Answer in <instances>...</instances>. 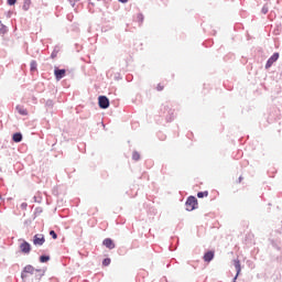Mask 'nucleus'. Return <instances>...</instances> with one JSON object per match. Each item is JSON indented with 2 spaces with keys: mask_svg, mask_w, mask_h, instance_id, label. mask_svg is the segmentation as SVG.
<instances>
[{
  "mask_svg": "<svg viewBox=\"0 0 282 282\" xmlns=\"http://www.w3.org/2000/svg\"><path fill=\"white\" fill-rule=\"evenodd\" d=\"M44 275L45 271L34 269L31 264L25 265L21 272V279L23 282H40Z\"/></svg>",
  "mask_w": 282,
  "mask_h": 282,
  "instance_id": "1",
  "label": "nucleus"
},
{
  "mask_svg": "<svg viewBox=\"0 0 282 282\" xmlns=\"http://www.w3.org/2000/svg\"><path fill=\"white\" fill-rule=\"evenodd\" d=\"M197 204V198L194 196H189L185 203L186 210H195V205Z\"/></svg>",
  "mask_w": 282,
  "mask_h": 282,
  "instance_id": "2",
  "label": "nucleus"
},
{
  "mask_svg": "<svg viewBox=\"0 0 282 282\" xmlns=\"http://www.w3.org/2000/svg\"><path fill=\"white\" fill-rule=\"evenodd\" d=\"M98 102L100 109H109V98L107 96H99Z\"/></svg>",
  "mask_w": 282,
  "mask_h": 282,
  "instance_id": "3",
  "label": "nucleus"
},
{
  "mask_svg": "<svg viewBox=\"0 0 282 282\" xmlns=\"http://www.w3.org/2000/svg\"><path fill=\"white\" fill-rule=\"evenodd\" d=\"M20 250L23 254H30V252H32V246L28 241H23L20 245Z\"/></svg>",
  "mask_w": 282,
  "mask_h": 282,
  "instance_id": "4",
  "label": "nucleus"
},
{
  "mask_svg": "<svg viewBox=\"0 0 282 282\" xmlns=\"http://www.w3.org/2000/svg\"><path fill=\"white\" fill-rule=\"evenodd\" d=\"M279 61V53H274L268 61L265 64V69H270V67H272V65H274V63H276Z\"/></svg>",
  "mask_w": 282,
  "mask_h": 282,
  "instance_id": "5",
  "label": "nucleus"
},
{
  "mask_svg": "<svg viewBox=\"0 0 282 282\" xmlns=\"http://www.w3.org/2000/svg\"><path fill=\"white\" fill-rule=\"evenodd\" d=\"M234 267L236 268V275L232 282H237L239 274H241V262L239 260H234Z\"/></svg>",
  "mask_w": 282,
  "mask_h": 282,
  "instance_id": "6",
  "label": "nucleus"
},
{
  "mask_svg": "<svg viewBox=\"0 0 282 282\" xmlns=\"http://www.w3.org/2000/svg\"><path fill=\"white\" fill-rule=\"evenodd\" d=\"M33 243L34 246H43L45 243V237L43 235H35L33 237Z\"/></svg>",
  "mask_w": 282,
  "mask_h": 282,
  "instance_id": "7",
  "label": "nucleus"
},
{
  "mask_svg": "<svg viewBox=\"0 0 282 282\" xmlns=\"http://www.w3.org/2000/svg\"><path fill=\"white\" fill-rule=\"evenodd\" d=\"M102 243L109 250H113V248H116V245L113 243V240H111V238H106Z\"/></svg>",
  "mask_w": 282,
  "mask_h": 282,
  "instance_id": "8",
  "label": "nucleus"
},
{
  "mask_svg": "<svg viewBox=\"0 0 282 282\" xmlns=\"http://www.w3.org/2000/svg\"><path fill=\"white\" fill-rule=\"evenodd\" d=\"M54 74H55L56 80H61L62 78L65 77V69H58V68H56V69L54 70Z\"/></svg>",
  "mask_w": 282,
  "mask_h": 282,
  "instance_id": "9",
  "label": "nucleus"
},
{
  "mask_svg": "<svg viewBox=\"0 0 282 282\" xmlns=\"http://www.w3.org/2000/svg\"><path fill=\"white\" fill-rule=\"evenodd\" d=\"M213 259H215V252L208 251L204 254V261H206L207 263H210Z\"/></svg>",
  "mask_w": 282,
  "mask_h": 282,
  "instance_id": "10",
  "label": "nucleus"
},
{
  "mask_svg": "<svg viewBox=\"0 0 282 282\" xmlns=\"http://www.w3.org/2000/svg\"><path fill=\"white\" fill-rule=\"evenodd\" d=\"M17 111L20 113V116H28V109H25L23 106H17Z\"/></svg>",
  "mask_w": 282,
  "mask_h": 282,
  "instance_id": "11",
  "label": "nucleus"
},
{
  "mask_svg": "<svg viewBox=\"0 0 282 282\" xmlns=\"http://www.w3.org/2000/svg\"><path fill=\"white\" fill-rule=\"evenodd\" d=\"M12 140L13 142H21L23 140V134H21V132L14 133Z\"/></svg>",
  "mask_w": 282,
  "mask_h": 282,
  "instance_id": "12",
  "label": "nucleus"
},
{
  "mask_svg": "<svg viewBox=\"0 0 282 282\" xmlns=\"http://www.w3.org/2000/svg\"><path fill=\"white\" fill-rule=\"evenodd\" d=\"M22 9L28 12L30 10V0H25Z\"/></svg>",
  "mask_w": 282,
  "mask_h": 282,
  "instance_id": "13",
  "label": "nucleus"
},
{
  "mask_svg": "<svg viewBox=\"0 0 282 282\" xmlns=\"http://www.w3.org/2000/svg\"><path fill=\"white\" fill-rule=\"evenodd\" d=\"M50 261V256H41L40 257V262L41 263H47Z\"/></svg>",
  "mask_w": 282,
  "mask_h": 282,
  "instance_id": "14",
  "label": "nucleus"
},
{
  "mask_svg": "<svg viewBox=\"0 0 282 282\" xmlns=\"http://www.w3.org/2000/svg\"><path fill=\"white\" fill-rule=\"evenodd\" d=\"M197 197L202 199L203 197H208V192H198Z\"/></svg>",
  "mask_w": 282,
  "mask_h": 282,
  "instance_id": "15",
  "label": "nucleus"
},
{
  "mask_svg": "<svg viewBox=\"0 0 282 282\" xmlns=\"http://www.w3.org/2000/svg\"><path fill=\"white\" fill-rule=\"evenodd\" d=\"M36 61H32L31 64H30V67H31V72H36Z\"/></svg>",
  "mask_w": 282,
  "mask_h": 282,
  "instance_id": "16",
  "label": "nucleus"
},
{
  "mask_svg": "<svg viewBox=\"0 0 282 282\" xmlns=\"http://www.w3.org/2000/svg\"><path fill=\"white\" fill-rule=\"evenodd\" d=\"M132 160H134L135 162H138V160H140V153H138V152H133L132 153Z\"/></svg>",
  "mask_w": 282,
  "mask_h": 282,
  "instance_id": "17",
  "label": "nucleus"
},
{
  "mask_svg": "<svg viewBox=\"0 0 282 282\" xmlns=\"http://www.w3.org/2000/svg\"><path fill=\"white\" fill-rule=\"evenodd\" d=\"M110 264H111V259L109 258L104 259L102 265H110Z\"/></svg>",
  "mask_w": 282,
  "mask_h": 282,
  "instance_id": "18",
  "label": "nucleus"
},
{
  "mask_svg": "<svg viewBox=\"0 0 282 282\" xmlns=\"http://www.w3.org/2000/svg\"><path fill=\"white\" fill-rule=\"evenodd\" d=\"M269 8H268V4H264L263 7H262V10H261V12H262V14H265L267 12H269Z\"/></svg>",
  "mask_w": 282,
  "mask_h": 282,
  "instance_id": "19",
  "label": "nucleus"
},
{
  "mask_svg": "<svg viewBox=\"0 0 282 282\" xmlns=\"http://www.w3.org/2000/svg\"><path fill=\"white\" fill-rule=\"evenodd\" d=\"M50 235H51V237H53V239H58V235H56V231L51 230Z\"/></svg>",
  "mask_w": 282,
  "mask_h": 282,
  "instance_id": "20",
  "label": "nucleus"
},
{
  "mask_svg": "<svg viewBox=\"0 0 282 282\" xmlns=\"http://www.w3.org/2000/svg\"><path fill=\"white\" fill-rule=\"evenodd\" d=\"M57 54H58V51L54 50L53 53L51 54V57L56 58Z\"/></svg>",
  "mask_w": 282,
  "mask_h": 282,
  "instance_id": "21",
  "label": "nucleus"
},
{
  "mask_svg": "<svg viewBox=\"0 0 282 282\" xmlns=\"http://www.w3.org/2000/svg\"><path fill=\"white\" fill-rule=\"evenodd\" d=\"M9 6H14L17 3V0H8Z\"/></svg>",
  "mask_w": 282,
  "mask_h": 282,
  "instance_id": "22",
  "label": "nucleus"
},
{
  "mask_svg": "<svg viewBox=\"0 0 282 282\" xmlns=\"http://www.w3.org/2000/svg\"><path fill=\"white\" fill-rule=\"evenodd\" d=\"M69 1H70L72 7L74 8L75 3L80 1V0H69Z\"/></svg>",
  "mask_w": 282,
  "mask_h": 282,
  "instance_id": "23",
  "label": "nucleus"
},
{
  "mask_svg": "<svg viewBox=\"0 0 282 282\" xmlns=\"http://www.w3.org/2000/svg\"><path fill=\"white\" fill-rule=\"evenodd\" d=\"M120 3H127L129 0H119Z\"/></svg>",
  "mask_w": 282,
  "mask_h": 282,
  "instance_id": "24",
  "label": "nucleus"
},
{
  "mask_svg": "<svg viewBox=\"0 0 282 282\" xmlns=\"http://www.w3.org/2000/svg\"><path fill=\"white\" fill-rule=\"evenodd\" d=\"M158 90H159V91H162V86H158Z\"/></svg>",
  "mask_w": 282,
  "mask_h": 282,
  "instance_id": "25",
  "label": "nucleus"
},
{
  "mask_svg": "<svg viewBox=\"0 0 282 282\" xmlns=\"http://www.w3.org/2000/svg\"><path fill=\"white\" fill-rule=\"evenodd\" d=\"M22 206L25 207V206H28V204L23 203Z\"/></svg>",
  "mask_w": 282,
  "mask_h": 282,
  "instance_id": "26",
  "label": "nucleus"
},
{
  "mask_svg": "<svg viewBox=\"0 0 282 282\" xmlns=\"http://www.w3.org/2000/svg\"><path fill=\"white\" fill-rule=\"evenodd\" d=\"M241 180H243V177L240 176V177H239V182H241Z\"/></svg>",
  "mask_w": 282,
  "mask_h": 282,
  "instance_id": "27",
  "label": "nucleus"
}]
</instances>
